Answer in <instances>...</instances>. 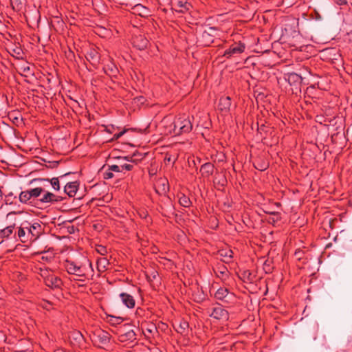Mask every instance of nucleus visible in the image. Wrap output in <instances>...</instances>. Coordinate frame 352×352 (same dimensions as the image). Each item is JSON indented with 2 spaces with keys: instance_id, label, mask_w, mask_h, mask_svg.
Returning <instances> with one entry per match:
<instances>
[{
  "instance_id": "obj_16",
  "label": "nucleus",
  "mask_w": 352,
  "mask_h": 352,
  "mask_svg": "<svg viewBox=\"0 0 352 352\" xmlns=\"http://www.w3.org/2000/svg\"><path fill=\"white\" fill-rule=\"evenodd\" d=\"M285 80L288 82L290 85L297 86L300 85L302 80V78L300 75L292 72L285 74Z\"/></svg>"
},
{
  "instance_id": "obj_29",
  "label": "nucleus",
  "mask_w": 352,
  "mask_h": 352,
  "mask_svg": "<svg viewBox=\"0 0 352 352\" xmlns=\"http://www.w3.org/2000/svg\"><path fill=\"white\" fill-rule=\"evenodd\" d=\"M97 269L99 272H104L107 270V266L109 265V261L104 258H99L96 262Z\"/></svg>"
},
{
  "instance_id": "obj_15",
  "label": "nucleus",
  "mask_w": 352,
  "mask_h": 352,
  "mask_svg": "<svg viewBox=\"0 0 352 352\" xmlns=\"http://www.w3.org/2000/svg\"><path fill=\"white\" fill-rule=\"evenodd\" d=\"M86 59L94 66H97L100 63V56L96 50L90 49L85 56Z\"/></svg>"
},
{
  "instance_id": "obj_10",
  "label": "nucleus",
  "mask_w": 352,
  "mask_h": 352,
  "mask_svg": "<svg viewBox=\"0 0 352 352\" xmlns=\"http://www.w3.org/2000/svg\"><path fill=\"white\" fill-rule=\"evenodd\" d=\"M213 270L217 277L223 282H226L229 278L230 272L224 264L217 263Z\"/></svg>"
},
{
  "instance_id": "obj_1",
  "label": "nucleus",
  "mask_w": 352,
  "mask_h": 352,
  "mask_svg": "<svg viewBox=\"0 0 352 352\" xmlns=\"http://www.w3.org/2000/svg\"><path fill=\"white\" fill-rule=\"evenodd\" d=\"M64 266L69 274L76 276L74 278V281L85 282L94 279L95 272L92 263L86 256H81L75 261L66 260Z\"/></svg>"
},
{
  "instance_id": "obj_60",
  "label": "nucleus",
  "mask_w": 352,
  "mask_h": 352,
  "mask_svg": "<svg viewBox=\"0 0 352 352\" xmlns=\"http://www.w3.org/2000/svg\"><path fill=\"white\" fill-rule=\"evenodd\" d=\"M45 308H47L48 309V305H46L45 307H44Z\"/></svg>"
},
{
  "instance_id": "obj_51",
  "label": "nucleus",
  "mask_w": 352,
  "mask_h": 352,
  "mask_svg": "<svg viewBox=\"0 0 352 352\" xmlns=\"http://www.w3.org/2000/svg\"><path fill=\"white\" fill-rule=\"evenodd\" d=\"M337 3L339 5H343V4H345L346 3V0H337Z\"/></svg>"
},
{
  "instance_id": "obj_21",
  "label": "nucleus",
  "mask_w": 352,
  "mask_h": 352,
  "mask_svg": "<svg viewBox=\"0 0 352 352\" xmlns=\"http://www.w3.org/2000/svg\"><path fill=\"white\" fill-rule=\"evenodd\" d=\"M190 7V3H189L186 0H179L177 3L175 5L174 10H175V12L179 13H185L188 10H189Z\"/></svg>"
},
{
  "instance_id": "obj_3",
  "label": "nucleus",
  "mask_w": 352,
  "mask_h": 352,
  "mask_svg": "<svg viewBox=\"0 0 352 352\" xmlns=\"http://www.w3.org/2000/svg\"><path fill=\"white\" fill-rule=\"evenodd\" d=\"M192 129V124L189 116L184 114L175 118L173 122V132L175 135L188 133Z\"/></svg>"
},
{
  "instance_id": "obj_24",
  "label": "nucleus",
  "mask_w": 352,
  "mask_h": 352,
  "mask_svg": "<svg viewBox=\"0 0 352 352\" xmlns=\"http://www.w3.org/2000/svg\"><path fill=\"white\" fill-rule=\"evenodd\" d=\"M43 182L46 181L50 183L53 189L56 191H58L60 190V182L58 177H53L52 179H45V178H36L31 181V183L34 182Z\"/></svg>"
},
{
  "instance_id": "obj_8",
  "label": "nucleus",
  "mask_w": 352,
  "mask_h": 352,
  "mask_svg": "<svg viewBox=\"0 0 352 352\" xmlns=\"http://www.w3.org/2000/svg\"><path fill=\"white\" fill-rule=\"evenodd\" d=\"M118 339L121 342H131L136 340V334L132 329H121L119 330Z\"/></svg>"
},
{
  "instance_id": "obj_11",
  "label": "nucleus",
  "mask_w": 352,
  "mask_h": 352,
  "mask_svg": "<svg viewBox=\"0 0 352 352\" xmlns=\"http://www.w3.org/2000/svg\"><path fill=\"white\" fill-rule=\"evenodd\" d=\"M155 192L160 195H166L169 191L168 181L166 178L159 179L155 185Z\"/></svg>"
},
{
  "instance_id": "obj_50",
  "label": "nucleus",
  "mask_w": 352,
  "mask_h": 352,
  "mask_svg": "<svg viewBox=\"0 0 352 352\" xmlns=\"http://www.w3.org/2000/svg\"><path fill=\"white\" fill-rule=\"evenodd\" d=\"M118 1L119 3L121 5H126V6L129 5L127 0H118Z\"/></svg>"
},
{
  "instance_id": "obj_13",
  "label": "nucleus",
  "mask_w": 352,
  "mask_h": 352,
  "mask_svg": "<svg viewBox=\"0 0 352 352\" xmlns=\"http://www.w3.org/2000/svg\"><path fill=\"white\" fill-rule=\"evenodd\" d=\"M132 44L138 50H143L147 47L148 41L144 35H135L132 38Z\"/></svg>"
},
{
  "instance_id": "obj_23",
  "label": "nucleus",
  "mask_w": 352,
  "mask_h": 352,
  "mask_svg": "<svg viewBox=\"0 0 352 352\" xmlns=\"http://www.w3.org/2000/svg\"><path fill=\"white\" fill-rule=\"evenodd\" d=\"M103 70L107 75L111 78L116 77L118 74V69L116 65L113 63L105 65L103 67Z\"/></svg>"
},
{
  "instance_id": "obj_14",
  "label": "nucleus",
  "mask_w": 352,
  "mask_h": 352,
  "mask_svg": "<svg viewBox=\"0 0 352 352\" xmlns=\"http://www.w3.org/2000/svg\"><path fill=\"white\" fill-rule=\"evenodd\" d=\"M131 13L143 18H147L151 15L150 10L140 3L131 6Z\"/></svg>"
},
{
  "instance_id": "obj_5",
  "label": "nucleus",
  "mask_w": 352,
  "mask_h": 352,
  "mask_svg": "<svg viewBox=\"0 0 352 352\" xmlns=\"http://www.w3.org/2000/svg\"><path fill=\"white\" fill-rule=\"evenodd\" d=\"M110 334L102 330H98L94 333V342L98 344L100 348H105L110 343Z\"/></svg>"
},
{
  "instance_id": "obj_57",
  "label": "nucleus",
  "mask_w": 352,
  "mask_h": 352,
  "mask_svg": "<svg viewBox=\"0 0 352 352\" xmlns=\"http://www.w3.org/2000/svg\"><path fill=\"white\" fill-rule=\"evenodd\" d=\"M78 286L79 287H84V286H85V284H80Z\"/></svg>"
},
{
  "instance_id": "obj_26",
  "label": "nucleus",
  "mask_w": 352,
  "mask_h": 352,
  "mask_svg": "<svg viewBox=\"0 0 352 352\" xmlns=\"http://www.w3.org/2000/svg\"><path fill=\"white\" fill-rule=\"evenodd\" d=\"M188 322L185 320H182L175 330L181 335H186L188 333Z\"/></svg>"
},
{
  "instance_id": "obj_34",
  "label": "nucleus",
  "mask_w": 352,
  "mask_h": 352,
  "mask_svg": "<svg viewBox=\"0 0 352 352\" xmlns=\"http://www.w3.org/2000/svg\"><path fill=\"white\" fill-rule=\"evenodd\" d=\"M41 276L43 278L44 283L47 280L48 278H50L54 273L49 270L48 269H42L40 268L39 272Z\"/></svg>"
},
{
  "instance_id": "obj_39",
  "label": "nucleus",
  "mask_w": 352,
  "mask_h": 352,
  "mask_svg": "<svg viewBox=\"0 0 352 352\" xmlns=\"http://www.w3.org/2000/svg\"><path fill=\"white\" fill-rule=\"evenodd\" d=\"M109 170H112L113 172L116 173H120L121 170V166L118 165H111L109 166Z\"/></svg>"
},
{
  "instance_id": "obj_49",
  "label": "nucleus",
  "mask_w": 352,
  "mask_h": 352,
  "mask_svg": "<svg viewBox=\"0 0 352 352\" xmlns=\"http://www.w3.org/2000/svg\"><path fill=\"white\" fill-rule=\"evenodd\" d=\"M50 163H51V165H50L51 168L57 167L58 164H59L58 162H57V161H54V162H50Z\"/></svg>"
},
{
  "instance_id": "obj_53",
  "label": "nucleus",
  "mask_w": 352,
  "mask_h": 352,
  "mask_svg": "<svg viewBox=\"0 0 352 352\" xmlns=\"http://www.w3.org/2000/svg\"><path fill=\"white\" fill-rule=\"evenodd\" d=\"M30 67H28H28H24V68L23 69V72H30Z\"/></svg>"
},
{
  "instance_id": "obj_54",
  "label": "nucleus",
  "mask_w": 352,
  "mask_h": 352,
  "mask_svg": "<svg viewBox=\"0 0 352 352\" xmlns=\"http://www.w3.org/2000/svg\"><path fill=\"white\" fill-rule=\"evenodd\" d=\"M71 173H72L71 172L67 173H65L64 175H60L59 177L62 178V177H63L65 176L70 175Z\"/></svg>"
},
{
  "instance_id": "obj_42",
  "label": "nucleus",
  "mask_w": 352,
  "mask_h": 352,
  "mask_svg": "<svg viewBox=\"0 0 352 352\" xmlns=\"http://www.w3.org/2000/svg\"><path fill=\"white\" fill-rule=\"evenodd\" d=\"M112 170H109V169L104 173V178L105 179H111L113 177V174Z\"/></svg>"
},
{
  "instance_id": "obj_48",
  "label": "nucleus",
  "mask_w": 352,
  "mask_h": 352,
  "mask_svg": "<svg viewBox=\"0 0 352 352\" xmlns=\"http://www.w3.org/2000/svg\"><path fill=\"white\" fill-rule=\"evenodd\" d=\"M21 213H22V212H21V211H19V212L12 211V212H10L7 214V217H10L12 215H14V214H21Z\"/></svg>"
},
{
  "instance_id": "obj_18",
  "label": "nucleus",
  "mask_w": 352,
  "mask_h": 352,
  "mask_svg": "<svg viewBox=\"0 0 352 352\" xmlns=\"http://www.w3.org/2000/svg\"><path fill=\"white\" fill-rule=\"evenodd\" d=\"M231 98L230 96H222L219 99L218 107L221 112H229L231 107Z\"/></svg>"
},
{
  "instance_id": "obj_44",
  "label": "nucleus",
  "mask_w": 352,
  "mask_h": 352,
  "mask_svg": "<svg viewBox=\"0 0 352 352\" xmlns=\"http://www.w3.org/2000/svg\"><path fill=\"white\" fill-rule=\"evenodd\" d=\"M126 131V130H123V131H120V133L114 134V135H113L114 139H116V140L119 139L121 136H122L125 133Z\"/></svg>"
},
{
  "instance_id": "obj_37",
  "label": "nucleus",
  "mask_w": 352,
  "mask_h": 352,
  "mask_svg": "<svg viewBox=\"0 0 352 352\" xmlns=\"http://www.w3.org/2000/svg\"><path fill=\"white\" fill-rule=\"evenodd\" d=\"M158 273L156 271H152L150 274H146V278L148 281H153L157 276Z\"/></svg>"
},
{
  "instance_id": "obj_4",
  "label": "nucleus",
  "mask_w": 352,
  "mask_h": 352,
  "mask_svg": "<svg viewBox=\"0 0 352 352\" xmlns=\"http://www.w3.org/2000/svg\"><path fill=\"white\" fill-rule=\"evenodd\" d=\"M43 195L40 199H38V204L44 205V204H54L63 201V198L60 196L56 195L55 194L47 191L44 189V192H43Z\"/></svg>"
},
{
  "instance_id": "obj_45",
  "label": "nucleus",
  "mask_w": 352,
  "mask_h": 352,
  "mask_svg": "<svg viewBox=\"0 0 352 352\" xmlns=\"http://www.w3.org/2000/svg\"><path fill=\"white\" fill-rule=\"evenodd\" d=\"M12 51H13V52H14V54H16L17 56H20V55H21V52H22V50H21V47H16L14 48V49L12 50Z\"/></svg>"
},
{
  "instance_id": "obj_2",
  "label": "nucleus",
  "mask_w": 352,
  "mask_h": 352,
  "mask_svg": "<svg viewBox=\"0 0 352 352\" xmlns=\"http://www.w3.org/2000/svg\"><path fill=\"white\" fill-rule=\"evenodd\" d=\"M27 231V238L30 240L34 241L38 238L41 232V226L39 223L34 222L31 223L28 221H23L18 230V236L21 239L22 242H25L22 238L25 237Z\"/></svg>"
},
{
  "instance_id": "obj_22",
  "label": "nucleus",
  "mask_w": 352,
  "mask_h": 352,
  "mask_svg": "<svg viewBox=\"0 0 352 352\" xmlns=\"http://www.w3.org/2000/svg\"><path fill=\"white\" fill-rule=\"evenodd\" d=\"M214 166L210 162L204 164L200 168V172L204 177H209L213 174Z\"/></svg>"
},
{
  "instance_id": "obj_31",
  "label": "nucleus",
  "mask_w": 352,
  "mask_h": 352,
  "mask_svg": "<svg viewBox=\"0 0 352 352\" xmlns=\"http://www.w3.org/2000/svg\"><path fill=\"white\" fill-rule=\"evenodd\" d=\"M317 336H318V331H314L310 336V339H312L313 340H308V342L314 345H318V344H320L322 346L325 345V344H326L325 340H316Z\"/></svg>"
},
{
  "instance_id": "obj_35",
  "label": "nucleus",
  "mask_w": 352,
  "mask_h": 352,
  "mask_svg": "<svg viewBox=\"0 0 352 352\" xmlns=\"http://www.w3.org/2000/svg\"><path fill=\"white\" fill-rule=\"evenodd\" d=\"M269 214L273 216L269 218L268 221L270 223L274 224L280 220V214L279 212H269Z\"/></svg>"
},
{
  "instance_id": "obj_27",
  "label": "nucleus",
  "mask_w": 352,
  "mask_h": 352,
  "mask_svg": "<svg viewBox=\"0 0 352 352\" xmlns=\"http://www.w3.org/2000/svg\"><path fill=\"white\" fill-rule=\"evenodd\" d=\"M19 199L21 203L24 204H32V201L30 199V195L28 190L21 191L19 196Z\"/></svg>"
},
{
  "instance_id": "obj_47",
  "label": "nucleus",
  "mask_w": 352,
  "mask_h": 352,
  "mask_svg": "<svg viewBox=\"0 0 352 352\" xmlns=\"http://www.w3.org/2000/svg\"><path fill=\"white\" fill-rule=\"evenodd\" d=\"M148 332L152 333L153 331L157 333V328L154 325H151V327L146 329Z\"/></svg>"
},
{
  "instance_id": "obj_20",
  "label": "nucleus",
  "mask_w": 352,
  "mask_h": 352,
  "mask_svg": "<svg viewBox=\"0 0 352 352\" xmlns=\"http://www.w3.org/2000/svg\"><path fill=\"white\" fill-rule=\"evenodd\" d=\"M218 255L222 258L223 263H229L232 262L233 252L230 249H221L218 251Z\"/></svg>"
},
{
  "instance_id": "obj_46",
  "label": "nucleus",
  "mask_w": 352,
  "mask_h": 352,
  "mask_svg": "<svg viewBox=\"0 0 352 352\" xmlns=\"http://www.w3.org/2000/svg\"><path fill=\"white\" fill-rule=\"evenodd\" d=\"M267 165L265 164L260 165L259 167L255 166L256 168H257V169H258L259 170H261V171L265 170L267 168Z\"/></svg>"
},
{
  "instance_id": "obj_32",
  "label": "nucleus",
  "mask_w": 352,
  "mask_h": 352,
  "mask_svg": "<svg viewBox=\"0 0 352 352\" xmlns=\"http://www.w3.org/2000/svg\"><path fill=\"white\" fill-rule=\"evenodd\" d=\"M179 203L182 206L185 208H188L191 205V201L184 194H181L179 197Z\"/></svg>"
},
{
  "instance_id": "obj_59",
  "label": "nucleus",
  "mask_w": 352,
  "mask_h": 352,
  "mask_svg": "<svg viewBox=\"0 0 352 352\" xmlns=\"http://www.w3.org/2000/svg\"><path fill=\"white\" fill-rule=\"evenodd\" d=\"M8 195H9V196H12V193L11 192V193H10Z\"/></svg>"
},
{
  "instance_id": "obj_33",
  "label": "nucleus",
  "mask_w": 352,
  "mask_h": 352,
  "mask_svg": "<svg viewBox=\"0 0 352 352\" xmlns=\"http://www.w3.org/2000/svg\"><path fill=\"white\" fill-rule=\"evenodd\" d=\"M70 338L76 340L78 344H81L85 340L82 334L78 331L72 332Z\"/></svg>"
},
{
  "instance_id": "obj_36",
  "label": "nucleus",
  "mask_w": 352,
  "mask_h": 352,
  "mask_svg": "<svg viewBox=\"0 0 352 352\" xmlns=\"http://www.w3.org/2000/svg\"><path fill=\"white\" fill-rule=\"evenodd\" d=\"M96 251L102 256L105 255L107 253V248L103 245H98L96 248Z\"/></svg>"
},
{
  "instance_id": "obj_30",
  "label": "nucleus",
  "mask_w": 352,
  "mask_h": 352,
  "mask_svg": "<svg viewBox=\"0 0 352 352\" xmlns=\"http://www.w3.org/2000/svg\"><path fill=\"white\" fill-rule=\"evenodd\" d=\"M14 224L7 226L0 231V238H8L13 232Z\"/></svg>"
},
{
  "instance_id": "obj_25",
  "label": "nucleus",
  "mask_w": 352,
  "mask_h": 352,
  "mask_svg": "<svg viewBox=\"0 0 352 352\" xmlns=\"http://www.w3.org/2000/svg\"><path fill=\"white\" fill-rule=\"evenodd\" d=\"M28 192L30 195V199L32 201L36 200L38 202V199H40L43 192H44V188L41 187H36L34 188L28 189Z\"/></svg>"
},
{
  "instance_id": "obj_52",
  "label": "nucleus",
  "mask_w": 352,
  "mask_h": 352,
  "mask_svg": "<svg viewBox=\"0 0 352 352\" xmlns=\"http://www.w3.org/2000/svg\"><path fill=\"white\" fill-rule=\"evenodd\" d=\"M133 157L131 156H126V157H124V159L126 160L127 161H130V162H134V160L132 159Z\"/></svg>"
},
{
  "instance_id": "obj_38",
  "label": "nucleus",
  "mask_w": 352,
  "mask_h": 352,
  "mask_svg": "<svg viewBox=\"0 0 352 352\" xmlns=\"http://www.w3.org/2000/svg\"><path fill=\"white\" fill-rule=\"evenodd\" d=\"M109 322L113 324H120L122 322V319L120 317L111 316Z\"/></svg>"
},
{
  "instance_id": "obj_7",
  "label": "nucleus",
  "mask_w": 352,
  "mask_h": 352,
  "mask_svg": "<svg viewBox=\"0 0 352 352\" xmlns=\"http://www.w3.org/2000/svg\"><path fill=\"white\" fill-rule=\"evenodd\" d=\"M245 49V45L241 41L238 43H234L230 46V47L224 52L223 56L227 58H230L236 54H240L244 52Z\"/></svg>"
},
{
  "instance_id": "obj_43",
  "label": "nucleus",
  "mask_w": 352,
  "mask_h": 352,
  "mask_svg": "<svg viewBox=\"0 0 352 352\" xmlns=\"http://www.w3.org/2000/svg\"><path fill=\"white\" fill-rule=\"evenodd\" d=\"M294 254L298 260H301L302 258L304 252L302 250H298L295 252Z\"/></svg>"
},
{
  "instance_id": "obj_40",
  "label": "nucleus",
  "mask_w": 352,
  "mask_h": 352,
  "mask_svg": "<svg viewBox=\"0 0 352 352\" xmlns=\"http://www.w3.org/2000/svg\"><path fill=\"white\" fill-rule=\"evenodd\" d=\"M121 166V170H127V171H130L133 169V165L132 164H122L120 165Z\"/></svg>"
},
{
  "instance_id": "obj_41",
  "label": "nucleus",
  "mask_w": 352,
  "mask_h": 352,
  "mask_svg": "<svg viewBox=\"0 0 352 352\" xmlns=\"http://www.w3.org/2000/svg\"><path fill=\"white\" fill-rule=\"evenodd\" d=\"M205 298V295L203 292L201 294L197 296H195V298L193 299L197 302H202Z\"/></svg>"
},
{
  "instance_id": "obj_56",
  "label": "nucleus",
  "mask_w": 352,
  "mask_h": 352,
  "mask_svg": "<svg viewBox=\"0 0 352 352\" xmlns=\"http://www.w3.org/2000/svg\"><path fill=\"white\" fill-rule=\"evenodd\" d=\"M246 274H248V276L251 274L249 271L244 272V275H245Z\"/></svg>"
},
{
  "instance_id": "obj_17",
  "label": "nucleus",
  "mask_w": 352,
  "mask_h": 352,
  "mask_svg": "<svg viewBox=\"0 0 352 352\" xmlns=\"http://www.w3.org/2000/svg\"><path fill=\"white\" fill-rule=\"evenodd\" d=\"M79 187L78 182H68L64 188V192L69 197H73L76 195Z\"/></svg>"
},
{
  "instance_id": "obj_19",
  "label": "nucleus",
  "mask_w": 352,
  "mask_h": 352,
  "mask_svg": "<svg viewBox=\"0 0 352 352\" xmlns=\"http://www.w3.org/2000/svg\"><path fill=\"white\" fill-rule=\"evenodd\" d=\"M120 297L122 303L128 308L132 309L135 305V300L131 295L127 293H121Z\"/></svg>"
},
{
  "instance_id": "obj_9",
  "label": "nucleus",
  "mask_w": 352,
  "mask_h": 352,
  "mask_svg": "<svg viewBox=\"0 0 352 352\" xmlns=\"http://www.w3.org/2000/svg\"><path fill=\"white\" fill-rule=\"evenodd\" d=\"M210 316L217 320H228L229 314L227 310H226L221 305H218L217 306L212 308V312Z\"/></svg>"
},
{
  "instance_id": "obj_12",
  "label": "nucleus",
  "mask_w": 352,
  "mask_h": 352,
  "mask_svg": "<svg viewBox=\"0 0 352 352\" xmlns=\"http://www.w3.org/2000/svg\"><path fill=\"white\" fill-rule=\"evenodd\" d=\"M45 285L52 289H61L63 286V282L60 277L53 274L47 279Z\"/></svg>"
},
{
  "instance_id": "obj_55",
  "label": "nucleus",
  "mask_w": 352,
  "mask_h": 352,
  "mask_svg": "<svg viewBox=\"0 0 352 352\" xmlns=\"http://www.w3.org/2000/svg\"><path fill=\"white\" fill-rule=\"evenodd\" d=\"M265 128V125L264 124H261L259 127H258V130H263V129Z\"/></svg>"
},
{
  "instance_id": "obj_58",
  "label": "nucleus",
  "mask_w": 352,
  "mask_h": 352,
  "mask_svg": "<svg viewBox=\"0 0 352 352\" xmlns=\"http://www.w3.org/2000/svg\"><path fill=\"white\" fill-rule=\"evenodd\" d=\"M266 213L269 214V212H272V210L270 211H265Z\"/></svg>"
},
{
  "instance_id": "obj_6",
  "label": "nucleus",
  "mask_w": 352,
  "mask_h": 352,
  "mask_svg": "<svg viewBox=\"0 0 352 352\" xmlns=\"http://www.w3.org/2000/svg\"><path fill=\"white\" fill-rule=\"evenodd\" d=\"M214 297L217 300H221L227 304L232 302L234 300V294L232 292H230L228 289L226 287H220L218 289L214 294Z\"/></svg>"
},
{
  "instance_id": "obj_28",
  "label": "nucleus",
  "mask_w": 352,
  "mask_h": 352,
  "mask_svg": "<svg viewBox=\"0 0 352 352\" xmlns=\"http://www.w3.org/2000/svg\"><path fill=\"white\" fill-rule=\"evenodd\" d=\"M199 42L204 45L208 46L210 43L213 42V39L209 33L204 31L201 34Z\"/></svg>"
}]
</instances>
